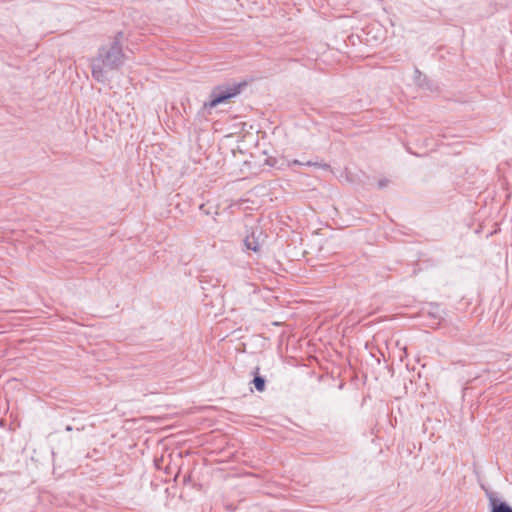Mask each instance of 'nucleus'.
<instances>
[{
	"label": "nucleus",
	"mask_w": 512,
	"mask_h": 512,
	"mask_svg": "<svg viewBox=\"0 0 512 512\" xmlns=\"http://www.w3.org/2000/svg\"><path fill=\"white\" fill-rule=\"evenodd\" d=\"M259 370H260L259 367H255L254 368V371H253V374H254L253 384H254V386H255L257 391L262 392L265 389V379L262 376L258 375L259 374Z\"/></svg>",
	"instance_id": "nucleus-5"
},
{
	"label": "nucleus",
	"mask_w": 512,
	"mask_h": 512,
	"mask_svg": "<svg viewBox=\"0 0 512 512\" xmlns=\"http://www.w3.org/2000/svg\"><path fill=\"white\" fill-rule=\"evenodd\" d=\"M415 73L421 75V72L418 69L415 70Z\"/></svg>",
	"instance_id": "nucleus-10"
},
{
	"label": "nucleus",
	"mask_w": 512,
	"mask_h": 512,
	"mask_svg": "<svg viewBox=\"0 0 512 512\" xmlns=\"http://www.w3.org/2000/svg\"><path fill=\"white\" fill-rule=\"evenodd\" d=\"M245 84L218 85L214 87L210 94L209 100L205 101L202 106L203 111H210L220 104L227 103L231 98L240 94L241 88Z\"/></svg>",
	"instance_id": "nucleus-2"
},
{
	"label": "nucleus",
	"mask_w": 512,
	"mask_h": 512,
	"mask_svg": "<svg viewBox=\"0 0 512 512\" xmlns=\"http://www.w3.org/2000/svg\"><path fill=\"white\" fill-rule=\"evenodd\" d=\"M123 32H118L114 40L99 50L97 59L92 63V76L99 82H105L107 77L104 68L109 70L118 69L124 64L125 55L122 52Z\"/></svg>",
	"instance_id": "nucleus-1"
},
{
	"label": "nucleus",
	"mask_w": 512,
	"mask_h": 512,
	"mask_svg": "<svg viewBox=\"0 0 512 512\" xmlns=\"http://www.w3.org/2000/svg\"><path fill=\"white\" fill-rule=\"evenodd\" d=\"M256 231H252L250 235H247L244 239V244L247 249L252 250L254 252H258L261 247L260 237L262 232H259L258 236L255 235Z\"/></svg>",
	"instance_id": "nucleus-4"
},
{
	"label": "nucleus",
	"mask_w": 512,
	"mask_h": 512,
	"mask_svg": "<svg viewBox=\"0 0 512 512\" xmlns=\"http://www.w3.org/2000/svg\"><path fill=\"white\" fill-rule=\"evenodd\" d=\"M303 166H313V167L322 168V169H328L329 168V165L326 164V163H319V162H312V161L304 162Z\"/></svg>",
	"instance_id": "nucleus-6"
},
{
	"label": "nucleus",
	"mask_w": 512,
	"mask_h": 512,
	"mask_svg": "<svg viewBox=\"0 0 512 512\" xmlns=\"http://www.w3.org/2000/svg\"><path fill=\"white\" fill-rule=\"evenodd\" d=\"M303 163L304 162H301V161H299L297 159H294V160L288 162V166H292V165H302L303 166Z\"/></svg>",
	"instance_id": "nucleus-8"
},
{
	"label": "nucleus",
	"mask_w": 512,
	"mask_h": 512,
	"mask_svg": "<svg viewBox=\"0 0 512 512\" xmlns=\"http://www.w3.org/2000/svg\"><path fill=\"white\" fill-rule=\"evenodd\" d=\"M389 181L387 179H382L378 182V187L380 189L386 187L388 185Z\"/></svg>",
	"instance_id": "nucleus-7"
},
{
	"label": "nucleus",
	"mask_w": 512,
	"mask_h": 512,
	"mask_svg": "<svg viewBox=\"0 0 512 512\" xmlns=\"http://www.w3.org/2000/svg\"><path fill=\"white\" fill-rule=\"evenodd\" d=\"M66 431H72V426H70V425L66 426Z\"/></svg>",
	"instance_id": "nucleus-9"
},
{
	"label": "nucleus",
	"mask_w": 512,
	"mask_h": 512,
	"mask_svg": "<svg viewBox=\"0 0 512 512\" xmlns=\"http://www.w3.org/2000/svg\"><path fill=\"white\" fill-rule=\"evenodd\" d=\"M491 512H512V507L500 501L494 493H488Z\"/></svg>",
	"instance_id": "nucleus-3"
}]
</instances>
